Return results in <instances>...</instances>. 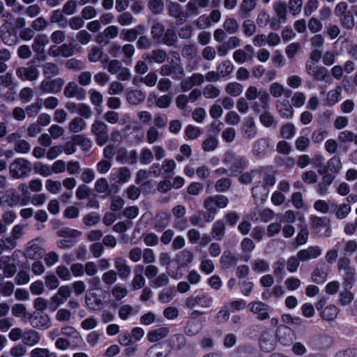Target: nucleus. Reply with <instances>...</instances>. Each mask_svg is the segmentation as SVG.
Segmentation results:
<instances>
[{
  "instance_id": "obj_15",
  "label": "nucleus",
  "mask_w": 357,
  "mask_h": 357,
  "mask_svg": "<svg viewBox=\"0 0 357 357\" xmlns=\"http://www.w3.org/2000/svg\"><path fill=\"white\" fill-rule=\"evenodd\" d=\"M130 172L128 168L123 167L114 169L111 174L112 180L116 183H126L130 178Z\"/></svg>"
},
{
  "instance_id": "obj_44",
  "label": "nucleus",
  "mask_w": 357,
  "mask_h": 357,
  "mask_svg": "<svg viewBox=\"0 0 357 357\" xmlns=\"http://www.w3.org/2000/svg\"><path fill=\"white\" fill-rule=\"evenodd\" d=\"M91 132L95 135H102L107 133V126L104 122L95 120L94 123L91 125Z\"/></svg>"
},
{
  "instance_id": "obj_49",
  "label": "nucleus",
  "mask_w": 357,
  "mask_h": 357,
  "mask_svg": "<svg viewBox=\"0 0 357 357\" xmlns=\"http://www.w3.org/2000/svg\"><path fill=\"white\" fill-rule=\"evenodd\" d=\"M306 97L302 92H295L291 97V101L292 107L300 108L304 105L305 102Z\"/></svg>"
},
{
  "instance_id": "obj_19",
  "label": "nucleus",
  "mask_w": 357,
  "mask_h": 357,
  "mask_svg": "<svg viewBox=\"0 0 357 357\" xmlns=\"http://www.w3.org/2000/svg\"><path fill=\"white\" fill-rule=\"evenodd\" d=\"M40 340V334L33 329L26 330L23 333L22 342L25 345L33 347L39 343Z\"/></svg>"
},
{
  "instance_id": "obj_6",
  "label": "nucleus",
  "mask_w": 357,
  "mask_h": 357,
  "mask_svg": "<svg viewBox=\"0 0 357 357\" xmlns=\"http://www.w3.org/2000/svg\"><path fill=\"white\" fill-rule=\"evenodd\" d=\"M317 63L313 60H308L306 62V71L315 79L324 80L328 75V71L325 68L319 67Z\"/></svg>"
},
{
  "instance_id": "obj_41",
  "label": "nucleus",
  "mask_w": 357,
  "mask_h": 357,
  "mask_svg": "<svg viewBox=\"0 0 357 357\" xmlns=\"http://www.w3.org/2000/svg\"><path fill=\"white\" fill-rule=\"evenodd\" d=\"M243 86L238 82H230L229 83L225 88L226 92L231 96H238L243 92Z\"/></svg>"
},
{
  "instance_id": "obj_34",
  "label": "nucleus",
  "mask_w": 357,
  "mask_h": 357,
  "mask_svg": "<svg viewBox=\"0 0 357 357\" xmlns=\"http://www.w3.org/2000/svg\"><path fill=\"white\" fill-rule=\"evenodd\" d=\"M354 299V294L348 290H344L339 294L337 304L342 306L349 305Z\"/></svg>"
},
{
  "instance_id": "obj_3",
  "label": "nucleus",
  "mask_w": 357,
  "mask_h": 357,
  "mask_svg": "<svg viewBox=\"0 0 357 357\" xmlns=\"http://www.w3.org/2000/svg\"><path fill=\"white\" fill-rule=\"evenodd\" d=\"M71 290L68 285L59 287L57 293L51 298L50 309L55 310L60 305L63 304L70 296Z\"/></svg>"
},
{
  "instance_id": "obj_13",
  "label": "nucleus",
  "mask_w": 357,
  "mask_h": 357,
  "mask_svg": "<svg viewBox=\"0 0 357 357\" xmlns=\"http://www.w3.org/2000/svg\"><path fill=\"white\" fill-rule=\"evenodd\" d=\"M260 349L266 352L271 351L275 348V340L269 331L264 332L259 339Z\"/></svg>"
},
{
  "instance_id": "obj_9",
  "label": "nucleus",
  "mask_w": 357,
  "mask_h": 357,
  "mask_svg": "<svg viewBox=\"0 0 357 357\" xmlns=\"http://www.w3.org/2000/svg\"><path fill=\"white\" fill-rule=\"evenodd\" d=\"M41 242L40 238L29 241L25 250L26 257L32 259L40 258L43 255L40 247Z\"/></svg>"
},
{
  "instance_id": "obj_1",
  "label": "nucleus",
  "mask_w": 357,
  "mask_h": 357,
  "mask_svg": "<svg viewBox=\"0 0 357 357\" xmlns=\"http://www.w3.org/2000/svg\"><path fill=\"white\" fill-rule=\"evenodd\" d=\"M245 96L248 100H255L259 99V102H255L252 105V109L256 112H260L263 109H266L270 104V96L265 89L258 90L255 86H250L245 93Z\"/></svg>"
},
{
  "instance_id": "obj_27",
  "label": "nucleus",
  "mask_w": 357,
  "mask_h": 357,
  "mask_svg": "<svg viewBox=\"0 0 357 357\" xmlns=\"http://www.w3.org/2000/svg\"><path fill=\"white\" fill-rule=\"evenodd\" d=\"M269 92L274 98H280L283 94L288 97L290 93V91L288 89H286L282 84L278 82H273L270 85Z\"/></svg>"
},
{
  "instance_id": "obj_37",
  "label": "nucleus",
  "mask_w": 357,
  "mask_h": 357,
  "mask_svg": "<svg viewBox=\"0 0 357 357\" xmlns=\"http://www.w3.org/2000/svg\"><path fill=\"white\" fill-rule=\"evenodd\" d=\"M194 256L191 251L183 250L177 255L176 260L181 266H185L190 264Z\"/></svg>"
},
{
  "instance_id": "obj_22",
  "label": "nucleus",
  "mask_w": 357,
  "mask_h": 357,
  "mask_svg": "<svg viewBox=\"0 0 357 357\" xmlns=\"http://www.w3.org/2000/svg\"><path fill=\"white\" fill-rule=\"evenodd\" d=\"M169 331L167 327H160L154 330L150 331L147 334V339L151 342L159 341L169 334Z\"/></svg>"
},
{
  "instance_id": "obj_51",
  "label": "nucleus",
  "mask_w": 357,
  "mask_h": 357,
  "mask_svg": "<svg viewBox=\"0 0 357 357\" xmlns=\"http://www.w3.org/2000/svg\"><path fill=\"white\" fill-rule=\"evenodd\" d=\"M128 294V289L120 284H117L112 289V296L118 301L125 298Z\"/></svg>"
},
{
  "instance_id": "obj_60",
  "label": "nucleus",
  "mask_w": 357,
  "mask_h": 357,
  "mask_svg": "<svg viewBox=\"0 0 357 357\" xmlns=\"http://www.w3.org/2000/svg\"><path fill=\"white\" fill-rule=\"evenodd\" d=\"M203 93L206 98H215L220 95V90L213 84H208L204 89Z\"/></svg>"
},
{
  "instance_id": "obj_50",
  "label": "nucleus",
  "mask_w": 357,
  "mask_h": 357,
  "mask_svg": "<svg viewBox=\"0 0 357 357\" xmlns=\"http://www.w3.org/2000/svg\"><path fill=\"white\" fill-rule=\"evenodd\" d=\"M280 134L284 138L291 139L296 134V128L291 123H287L281 128Z\"/></svg>"
},
{
  "instance_id": "obj_58",
  "label": "nucleus",
  "mask_w": 357,
  "mask_h": 357,
  "mask_svg": "<svg viewBox=\"0 0 357 357\" xmlns=\"http://www.w3.org/2000/svg\"><path fill=\"white\" fill-rule=\"evenodd\" d=\"M312 227L314 229H320L328 225V220L326 218L312 216L311 218Z\"/></svg>"
},
{
  "instance_id": "obj_26",
  "label": "nucleus",
  "mask_w": 357,
  "mask_h": 357,
  "mask_svg": "<svg viewBox=\"0 0 357 357\" xmlns=\"http://www.w3.org/2000/svg\"><path fill=\"white\" fill-rule=\"evenodd\" d=\"M203 320L190 319L187 324L185 332L188 335L197 334L202 328Z\"/></svg>"
},
{
  "instance_id": "obj_59",
  "label": "nucleus",
  "mask_w": 357,
  "mask_h": 357,
  "mask_svg": "<svg viewBox=\"0 0 357 357\" xmlns=\"http://www.w3.org/2000/svg\"><path fill=\"white\" fill-rule=\"evenodd\" d=\"M284 285L289 291H292L301 287V281L297 278L290 277L285 280Z\"/></svg>"
},
{
  "instance_id": "obj_10",
  "label": "nucleus",
  "mask_w": 357,
  "mask_h": 357,
  "mask_svg": "<svg viewBox=\"0 0 357 357\" xmlns=\"http://www.w3.org/2000/svg\"><path fill=\"white\" fill-rule=\"evenodd\" d=\"M253 48L247 45L244 49H238L233 53V59L238 63H243L246 61L252 60Z\"/></svg>"
},
{
  "instance_id": "obj_16",
  "label": "nucleus",
  "mask_w": 357,
  "mask_h": 357,
  "mask_svg": "<svg viewBox=\"0 0 357 357\" xmlns=\"http://www.w3.org/2000/svg\"><path fill=\"white\" fill-rule=\"evenodd\" d=\"M119 33V29L116 26H109L102 33L98 34L96 41L98 43H107L109 39L114 38Z\"/></svg>"
},
{
  "instance_id": "obj_39",
  "label": "nucleus",
  "mask_w": 357,
  "mask_h": 357,
  "mask_svg": "<svg viewBox=\"0 0 357 357\" xmlns=\"http://www.w3.org/2000/svg\"><path fill=\"white\" fill-rule=\"evenodd\" d=\"M89 60L91 62H97L98 61H100L103 63L107 62V59L103 58L102 51L98 47H93L91 50L89 54Z\"/></svg>"
},
{
  "instance_id": "obj_35",
  "label": "nucleus",
  "mask_w": 357,
  "mask_h": 357,
  "mask_svg": "<svg viewBox=\"0 0 357 357\" xmlns=\"http://www.w3.org/2000/svg\"><path fill=\"white\" fill-rule=\"evenodd\" d=\"M166 57L167 55L164 51L158 50L152 51L151 54H146L144 59L149 60V62L161 63L165 61Z\"/></svg>"
},
{
  "instance_id": "obj_62",
  "label": "nucleus",
  "mask_w": 357,
  "mask_h": 357,
  "mask_svg": "<svg viewBox=\"0 0 357 357\" xmlns=\"http://www.w3.org/2000/svg\"><path fill=\"white\" fill-rule=\"evenodd\" d=\"M225 234V225L222 222H216L213 227L212 235L214 238L220 240Z\"/></svg>"
},
{
  "instance_id": "obj_11",
  "label": "nucleus",
  "mask_w": 357,
  "mask_h": 357,
  "mask_svg": "<svg viewBox=\"0 0 357 357\" xmlns=\"http://www.w3.org/2000/svg\"><path fill=\"white\" fill-rule=\"evenodd\" d=\"M321 255V249L319 246H310L307 249L300 250L297 253L298 259L301 261H307Z\"/></svg>"
},
{
  "instance_id": "obj_28",
  "label": "nucleus",
  "mask_w": 357,
  "mask_h": 357,
  "mask_svg": "<svg viewBox=\"0 0 357 357\" xmlns=\"http://www.w3.org/2000/svg\"><path fill=\"white\" fill-rule=\"evenodd\" d=\"M145 93L139 90H132L127 93L126 98L129 103L137 105L145 99Z\"/></svg>"
},
{
  "instance_id": "obj_20",
  "label": "nucleus",
  "mask_w": 357,
  "mask_h": 357,
  "mask_svg": "<svg viewBox=\"0 0 357 357\" xmlns=\"http://www.w3.org/2000/svg\"><path fill=\"white\" fill-rule=\"evenodd\" d=\"M243 135L248 139H252L257 135V128L253 119L248 117L245 119Z\"/></svg>"
},
{
  "instance_id": "obj_17",
  "label": "nucleus",
  "mask_w": 357,
  "mask_h": 357,
  "mask_svg": "<svg viewBox=\"0 0 357 357\" xmlns=\"http://www.w3.org/2000/svg\"><path fill=\"white\" fill-rule=\"evenodd\" d=\"M276 107L278 113L283 118L291 119L294 115L292 105H290L287 100L278 101Z\"/></svg>"
},
{
  "instance_id": "obj_43",
  "label": "nucleus",
  "mask_w": 357,
  "mask_h": 357,
  "mask_svg": "<svg viewBox=\"0 0 357 357\" xmlns=\"http://www.w3.org/2000/svg\"><path fill=\"white\" fill-rule=\"evenodd\" d=\"M252 268L255 272L261 273L268 270L269 264L264 259H257L252 262Z\"/></svg>"
},
{
  "instance_id": "obj_33",
  "label": "nucleus",
  "mask_w": 357,
  "mask_h": 357,
  "mask_svg": "<svg viewBox=\"0 0 357 357\" xmlns=\"http://www.w3.org/2000/svg\"><path fill=\"white\" fill-rule=\"evenodd\" d=\"M341 99V89L337 88L328 92L326 98V104L328 105H334Z\"/></svg>"
},
{
  "instance_id": "obj_63",
  "label": "nucleus",
  "mask_w": 357,
  "mask_h": 357,
  "mask_svg": "<svg viewBox=\"0 0 357 357\" xmlns=\"http://www.w3.org/2000/svg\"><path fill=\"white\" fill-rule=\"evenodd\" d=\"M310 139L305 136L298 137L295 142L296 148L300 151H305L310 146Z\"/></svg>"
},
{
  "instance_id": "obj_40",
  "label": "nucleus",
  "mask_w": 357,
  "mask_h": 357,
  "mask_svg": "<svg viewBox=\"0 0 357 357\" xmlns=\"http://www.w3.org/2000/svg\"><path fill=\"white\" fill-rule=\"evenodd\" d=\"M338 268L340 271H347V274L350 275L351 277H353L356 273L355 268L350 266V260L345 257L340 259Z\"/></svg>"
},
{
  "instance_id": "obj_4",
  "label": "nucleus",
  "mask_w": 357,
  "mask_h": 357,
  "mask_svg": "<svg viewBox=\"0 0 357 357\" xmlns=\"http://www.w3.org/2000/svg\"><path fill=\"white\" fill-rule=\"evenodd\" d=\"M250 312L256 314L259 320H265L269 317L271 307L261 301L251 302L248 305Z\"/></svg>"
},
{
  "instance_id": "obj_38",
  "label": "nucleus",
  "mask_w": 357,
  "mask_h": 357,
  "mask_svg": "<svg viewBox=\"0 0 357 357\" xmlns=\"http://www.w3.org/2000/svg\"><path fill=\"white\" fill-rule=\"evenodd\" d=\"M238 260V257L231 252H225L220 258V262L225 267L234 266Z\"/></svg>"
},
{
  "instance_id": "obj_46",
  "label": "nucleus",
  "mask_w": 357,
  "mask_h": 357,
  "mask_svg": "<svg viewBox=\"0 0 357 357\" xmlns=\"http://www.w3.org/2000/svg\"><path fill=\"white\" fill-rule=\"evenodd\" d=\"M328 272L326 271L321 268H317L312 274V280L316 283L322 284L326 280Z\"/></svg>"
},
{
  "instance_id": "obj_48",
  "label": "nucleus",
  "mask_w": 357,
  "mask_h": 357,
  "mask_svg": "<svg viewBox=\"0 0 357 357\" xmlns=\"http://www.w3.org/2000/svg\"><path fill=\"white\" fill-rule=\"evenodd\" d=\"M223 27L226 32L229 34L234 33L238 30V24L234 18H228L223 23Z\"/></svg>"
},
{
  "instance_id": "obj_57",
  "label": "nucleus",
  "mask_w": 357,
  "mask_h": 357,
  "mask_svg": "<svg viewBox=\"0 0 357 357\" xmlns=\"http://www.w3.org/2000/svg\"><path fill=\"white\" fill-rule=\"evenodd\" d=\"M57 275L63 281H69L72 279L70 271L65 266L60 265L56 269Z\"/></svg>"
},
{
  "instance_id": "obj_18",
  "label": "nucleus",
  "mask_w": 357,
  "mask_h": 357,
  "mask_svg": "<svg viewBox=\"0 0 357 357\" xmlns=\"http://www.w3.org/2000/svg\"><path fill=\"white\" fill-rule=\"evenodd\" d=\"M24 230V226L17 225H15L13 229V238H8L1 244V250L6 249H12L15 248L16 243L15 238H17L22 236V231Z\"/></svg>"
},
{
  "instance_id": "obj_7",
  "label": "nucleus",
  "mask_w": 357,
  "mask_h": 357,
  "mask_svg": "<svg viewBox=\"0 0 357 357\" xmlns=\"http://www.w3.org/2000/svg\"><path fill=\"white\" fill-rule=\"evenodd\" d=\"M276 336L282 345L289 346L293 342L294 332L289 327L280 325L276 331Z\"/></svg>"
},
{
  "instance_id": "obj_5",
  "label": "nucleus",
  "mask_w": 357,
  "mask_h": 357,
  "mask_svg": "<svg viewBox=\"0 0 357 357\" xmlns=\"http://www.w3.org/2000/svg\"><path fill=\"white\" fill-rule=\"evenodd\" d=\"M213 303V298L207 294H202L197 296H190L186 299V305L188 307L193 308L196 306L201 307H209Z\"/></svg>"
},
{
  "instance_id": "obj_25",
  "label": "nucleus",
  "mask_w": 357,
  "mask_h": 357,
  "mask_svg": "<svg viewBox=\"0 0 357 357\" xmlns=\"http://www.w3.org/2000/svg\"><path fill=\"white\" fill-rule=\"evenodd\" d=\"M204 208L207 210L208 214L206 216V220L207 222L212 221L215 218L216 213V203L213 197H208L204 204Z\"/></svg>"
},
{
  "instance_id": "obj_21",
  "label": "nucleus",
  "mask_w": 357,
  "mask_h": 357,
  "mask_svg": "<svg viewBox=\"0 0 357 357\" xmlns=\"http://www.w3.org/2000/svg\"><path fill=\"white\" fill-rule=\"evenodd\" d=\"M142 271L143 266L142 265H137L135 267V275L132 281V287L134 289L142 288L146 283V280L142 274Z\"/></svg>"
},
{
  "instance_id": "obj_56",
  "label": "nucleus",
  "mask_w": 357,
  "mask_h": 357,
  "mask_svg": "<svg viewBox=\"0 0 357 357\" xmlns=\"http://www.w3.org/2000/svg\"><path fill=\"white\" fill-rule=\"evenodd\" d=\"M185 133L189 139H195L199 137L202 132L199 128L189 125L185 128Z\"/></svg>"
},
{
  "instance_id": "obj_14",
  "label": "nucleus",
  "mask_w": 357,
  "mask_h": 357,
  "mask_svg": "<svg viewBox=\"0 0 357 357\" xmlns=\"http://www.w3.org/2000/svg\"><path fill=\"white\" fill-rule=\"evenodd\" d=\"M17 74L22 80L33 81L38 78L39 72L33 67H22L17 69Z\"/></svg>"
},
{
  "instance_id": "obj_31",
  "label": "nucleus",
  "mask_w": 357,
  "mask_h": 357,
  "mask_svg": "<svg viewBox=\"0 0 357 357\" xmlns=\"http://www.w3.org/2000/svg\"><path fill=\"white\" fill-rule=\"evenodd\" d=\"M48 42L49 39L46 35H38L34 40L32 48L36 52L41 53L43 52L44 48Z\"/></svg>"
},
{
  "instance_id": "obj_36",
  "label": "nucleus",
  "mask_w": 357,
  "mask_h": 357,
  "mask_svg": "<svg viewBox=\"0 0 357 357\" xmlns=\"http://www.w3.org/2000/svg\"><path fill=\"white\" fill-rule=\"evenodd\" d=\"M217 70L220 77L228 76L234 70V65L229 61H223L217 68Z\"/></svg>"
},
{
  "instance_id": "obj_54",
  "label": "nucleus",
  "mask_w": 357,
  "mask_h": 357,
  "mask_svg": "<svg viewBox=\"0 0 357 357\" xmlns=\"http://www.w3.org/2000/svg\"><path fill=\"white\" fill-rule=\"evenodd\" d=\"M268 147V141L265 139H259L255 142L253 147V151L257 155H261L265 153Z\"/></svg>"
},
{
  "instance_id": "obj_30",
  "label": "nucleus",
  "mask_w": 357,
  "mask_h": 357,
  "mask_svg": "<svg viewBox=\"0 0 357 357\" xmlns=\"http://www.w3.org/2000/svg\"><path fill=\"white\" fill-rule=\"evenodd\" d=\"M31 324L35 328L45 329L50 326V320L47 315H36L32 319Z\"/></svg>"
},
{
  "instance_id": "obj_61",
  "label": "nucleus",
  "mask_w": 357,
  "mask_h": 357,
  "mask_svg": "<svg viewBox=\"0 0 357 357\" xmlns=\"http://www.w3.org/2000/svg\"><path fill=\"white\" fill-rule=\"evenodd\" d=\"M75 143L81 146L84 150H89L92 145L91 141L83 135H77L74 137Z\"/></svg>"
},
{
  "instance_id": "obj_12",
  "label": "nucleus",
  "mask_w": 357,
  "mask_h": 357,
  "mask_svg": "<svg viewBox=\"0 0 357 357\" xmlns=\"http://www.w3.org/2000/svg\"><path fill=\"white\" fill-rule=\"evenodd\" d=\"M114 266L121 279L126 280L130 277L131 268L127 264L125 259L121 257L116 258L114 261Z\"/></svg>"
},
{
  "instance_id": "obj_8",
  "label": "nucleus",
  "mask_w": 357,
  "mask_h": 357,
  "mask_svg": "<svg viewBox=\"0 0 357 357\" xmlns=\"http://www.w3.org/2000/svg\"><path fill=\"white\" fill-rule=\"evenodd\" d=\"M64 84V80L61 78L54 79H45L41 83V89L47 93H59Z\"/></svg>"
},
{
  "instance_id": "obj_55",
  "label": "nucleus",
  "mask_w": 357,
  "mask_h": 357,
  "mask_svg": "<svg viewBox=\"0 0 357 357\" xmlns=\"http://www.w3.org/2000/svg\"><path fill=\"white\" fill-rule=\"evenodd\" d=\"M43 107V99L37 98L36 102L26 108V113L29 116H36Z\"/></svg>"
},
{
  "instance_id": "obj_45",
  "label": "nucleus",
  "mask_w": 357,
  "mask_h": 357,
  "mask_svg": "<svg viewBox=\"0 0 357 357\" xmlns=\"http://www.w3.org/2000/svg\"><path fill=\"white\" fill-rule=\"evenodd\" d=\"M351 210V206L348 204H341L336 206V218L340 220L345 218L349 214Z\"/></svg>"
},
{
  "instance_id": "obj_47",
  "label": "nucleus",
  "mask_w": 357,
  "mask_h": 357,
  "mask_svg": "<svg viewBox=\"0 0 357 357\" xmlns=\"http://www.w3.org/2000/svg\"><path fill=\"white\" fill-rule=\"evenodd\" d=\"M57 234L60 237L63 238H78L82 235L81 231L71 229V228H64L58 231Z\"/></svg>"
},
{
  "instance_id": "obj_64",
  "label": "nucleus",
  "mask_w": 357,
  "mask_h": 357,
  "mask_svg": "<svg viewBox=\"0 0 357 357\" xmlns=\"http://www.w3.org/2000/svg\"><path fill=\"white\" fill-rule=\"evenodd\" d=\"M145 357H164V354L160 346L153 345L147 350Z\"/></svg>"
},
{
  "instance_id": "obj_2",
  "label": "nucleus",
  "mask_w": 357,
  "mask_h": 357,
  "mask_svg": "<svg viewBox=\"0 0 357 357\" xmlns=\"http://www.w3.org/2000/svg\"><path fill=\"white\" fill-rule=\"evenodd\" d=\"M31 163L24 158H17L10 165V174L16 178L26 176L31 172Z\"/></svg>"
},
{
  "instance_id": "obj_42",
  "label": "nucleus",
  "mask_w": 357,
  "mask_h": 357,
  "mask_svg": "<svg viewBox=\"0 0 357 357\" xmlns=\"http://www.w3.org/2000/svg\"><path fill=\"white\" fill-rule=\"evenodd\" d=\"M46 190L52 194H58L61 191L62 184L59 181L47 179L45 181Z\"/></svg>"
},
{
  "instance_id": "obj_29",
  "label": "nucleus",
  "mask_w": 357,
  "mask_h": 357,
  "mask_svg": "<svg viewBox=\"0 0 357 357\" xmlns=\"http://www.w3.org/2000/svg\"><path fill=\"white\" fill-rule=\"evenodd\" d=\"M3 263V273L6 277L13 276L17 271L16 266L9 257H2L1 263Z\"/></svg>"
},
{
  "instance_id": "obj_23",
  "label": "nucleus",
  "mask_w": 357,
  "mask_h": 357,
  "mask_svg": "<svg viewBox=\"0 0 357 357\" xmlns=\"http://www.w3.org/2000/svg\"><path fill=\"white\" fill-rule=\"evenodd\" d=\"M339 313V309L333 304H331L324 307L320 313L321 318L325 321L334 320Z\"/></svg>"
},
{
  "instance_id": "obj_24",
  "label": "nucleus",
  "mask_w": 357,
  "mask_h": 357,
  "mask_svg": "<svg viewBox=\"0 0 357 357\" xmlns=\"http://www.w3.org/2000/svg\"><path fill=\"white\" fill-rule=\"evenodd\" d=\"M143 31L144 28L140 25L135 29H124L121 34V38L125 41H134Z\"/></svg>"
},
{
  "instance_id": "obj_53",
  "label": "nucleus",
  "mask_w": 357,
  "mask_h": 357,
  "mask_svg": "<svg viewBox=\"0 0 357 357\" xmlns=\"http://www.w3.org/2000/svg\"><path fill=\"white\" fill-rule=\"evenodd\" d=\"M34 169L36 173L44 177H47L52 174V166L47 164L38 163L35 165Z\"/></svg>"
},
{
  "instance_id": "obj_52",
  "label": "nucleus",
  "mask_w": 357,
  "mask_h": 357,
  "mask_svg": "<svg viewBox=\"0 0 357 357\" xmlns=\"http://www.w3.org/2000/svg\"><path fill=\"white\" fill-rule=\"evenodd\" d=\"M218 144V139L215 137L211 136L203 142L202 149L205 151H213L217 147Z\"/></svg>"
},
{
  "instance_id": "obj_32",
  "label": "nucleus",
  "mask_w": 357,
  "mask_h": 357,
  "mask_svg": "<svg viewBox=\"0 0 357 357\" xmlns=\"http://www.w3.org/2000/svg\"><path fill=\"white\" fill-rule=\"evenodd\" d=\"M86 123L85 121L80 117L74 118L68 125L69 130L71 132H79L85 129Z\"/></svg>"
}]
</instances>
